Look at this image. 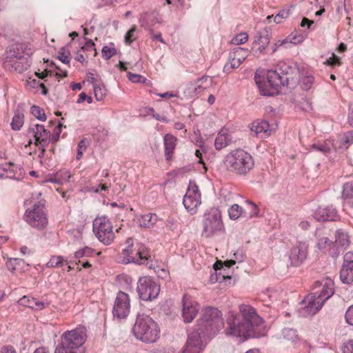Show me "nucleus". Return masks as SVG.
Listing matches in <instances>:
<instances>
[{
    "label": "nucleus",
    "mask_w": 353,
    "mask_h": 353,
    "mask_svg": "<svg viewBox=\"0 0 353 353\" xmlns=\"http://www.w3.org/2000/svg\"><path fill=\"white\" fill-rule=\"evenodd\" d=\"M345 317L346 322L353 326V305L348 307L345 312Z\"/></svg>",
    "instance_id": "obj_53"
},
{
    "label": "nucleus",
    "mask_w": 353,
    "mask_h": 353,
    "mask_svg": "<svg viewBox=\"0 0 353 353\" xmlns=\"http://www.w3.org/2000/svg\"><path fill=\"white\" fill-rule=\"evenodd\" d=\"M312 148L316 151L321 152L323 154L328 153L330 151V148L327 145H325L324 143H321L319 145L313 144Z\"/></svg>",
    "instance_id": "obj_54"
},
{
    "label": "nucleus",
    "mask_w": 353,
    "mask_h": 353,
    "mask_svg": "<svg viewBox=\"0 0 353 353\" xmlns=\"http://www.w3.org/2000/svg\"><path fill=\"white\" fill-rule=\"evenodd\" d=\"M94 97L97 101H102L105 96V89L97 84L93 85Z\"/></svg>",
    "instance_id": "obj_41"
},
{
    "label": "nucleus",
    "mask_w": 353,
    "mask_h": 353,
    "mask_svg": "<svg viewBox=\"0 0 353 353\" xmlns=\"http://www.w3.org/2000/svg\"><path fill=\"white\" fill-rule=\"evenodd\" d=\"M229 170L239 175H245L254 167V159L247 152L243 150L232 151L225 157Z\"/></svg>",
    "instance_id": "obj_7"
},
{
    "label": "nucleus",
    "mask_w": 353,
    "mask_h": 353,
    "mask_svg": "<svg viewBox=\"0 0 353 353\" xmlns=\"http://www.w3.org/2000/svg\"><path fill=\"white\" fill-rule=\"evenodd\" d=\"M202 236L211 238L223 230L224 226L221 212L217 208H211L204 214L202 220Z\"/></svg>",
    "instance_id": "obj_9"
},
{
    "label": "nucleus",
    "mask_w": 353,
    "mask_h": 353,
    "mask_svg": "<svg viewBox=\"0 0 353 353\" xmlns=\"http://www.w3.org/2000/svg\"><path fill=\"white\" fill-rule=\"evenodd\" d=\"M340 279L343 283L353 282V252H348L343 256V263L340 271Z\"/></svg>",
    "instance_id": "obj_19"
},
{
    "label": "nucleus",
    "mask_w": 353,
    "mask_h": 353,
    "mask_svg": "<svg viewBox=\"0 0 353 353\" xmlns=\"http://www.w3.org/2000/svg\"><path fill=\"white\" fill-rule=\"evenodd\" d=\"M157 220L158 217L156 214L148 213L141 215L137 219V223L141 228H149L153 226Z\"/></svg>",
    "instance_id": "obj_25"
},
{
    "label": "nucleus",
    "mask_w": 353,
    "mask_h": 353,
    "mask_svg": "<svg viewBox=\"0 0 353 353\" xmlns=\"http://www.w3.org/2000/svg\"><path fill=\"white\" fill-rule=\"evenodd\" d=\"M70 52L65 47L61 48L58 59L63 63L68 64L70 62Z\"/></svg>",
    "instance_id": "obj_40"
},
{
    "label": "nucleus",
    "mask_w": 353,
    "mask_h": 353,
    "mask_svg": "<svg viewBox=\"0 0 353 353\" xmlns=\"http://www.w3.org/2000/svg\"><path fill=\"white\" fill-rule=\"evenodd\" d=\"M343 353H353V340L345 343L342 347Z\"/></svg>",
    "instance_id": "obj_56"
},
{
    "label": "nucleus",
    "mask_w": 353,
    "mask_h": 353,
    "mask_svg": "<svg viewBox=\"0 0 353 353\" xmlns=\"http://www.w3.org/2000/svg\"><path fill=\"white\" fill-rule=\"evenodd\" d=\"M128 77L129 80L133 83H139L145 81V78L143 76L133 74L130 72H128Z\"/></svg>",
    "instance_id": "obj_51"
},
{
    "label": "nucleus",
    "mask_w": 353,
    "mask_h": 353,
    "mask_svg": "<svg viewBox=\"0 0 353 353\" xmlns=\"http://www.w3.org/2000/svg\"><path fill=\"white\" fill-rule=\"evenodd\" d=\"M226 278V276L225 275H221V272H216L215 274H212L211 276H210V281L212 283H215V282H221L223 281H224ZM227 278L228 279H230V276H227Z\"/></svg>",
    "instance_id": "obj_55"
},
{
    "label": "nucleus",
    "mask_w": 353,
    "mask_h": 353,
    "mask_svg": "<svg viewBox=\"0 0 353 353\" xmlns=\"http://www.w3.org/2000/svg\"><path fill=\"white\" fill-rule=\"evenodd\" d=\"M315 236L317 239L316 246L322 250L330 247L333 242L327 236V230L325 228H319L315 232Z\"/></svg>",
    "instance_id": "obj_23"
},
{
    "label": "nucleus",
    "mask_w": 353,
    "mask_h": 353,
    "mask_svg": "<svg viewBox=\"0 0 353 353\" xmlns=\"http://www.w3.org/2000/svg\"><path fill=\"white\" fill-rule=\"evenodd\" d=\"M103 57L108 60L117 54V50L114 48H110L107 46H104L101 50Z\"/></svg>",
    "instance_id": "obj_42"
},
{
    "label": "nucleus",
    "mask_w": 353,
    "mask_h": 353,
    "mask_svg": "<svg viewBox=\"0 0 353 353\" xmlns=\"http://www.w3.org/2000/svg\"><path fill=\"white\" fill-rule=\"evenodd\" d=\"M85 327H77L70 331L65 332L61 337V341L65 345L78 350L86 340Z\"/></svg>",
    "instance_id": "obj_12"
},
{
    "label": "nucleus",
    "mask_w": 353,
    "mask_h": 353,
    "mask_svg": "<svg viewBox=\"0 0 353 353\" xmlns=\"http://www.w3.org/2000/svg\"><path fill=\"white\" fill-rule=\"evenodd\" d=\"M232 260H235L236 263H240L243 261V254L241 250H237L233 254Z\"/></svg>",
    "instance_id": "obj_59"
},
{
    "label": "nucleus",
    "mask_w": 353,
    "mask_h": 353,
    "mask_svg": "<svg viewBox=\"0 0 353 353\" xmlns=\"http://www.w3.org/2000/svg\"><path fill=\"white\" fill-rule=\"evenodd\" d=\"M45 307V303L43 301H40L34 299V304L32 305V309L35 310H41Z\"/></svg>",
    "instance_id": "obj_60"
},
{
    "label": "nucleus",
    "mask_w": 353,
    "mask_h": 353,
    "mask_svg": "<svg viewBox=\"0 0 353 353\" xmlns=\"http://www.w3.org/2000/svg\"><path fill=\"white\" fill-rule=\"evenodd\" d=\"M88 146V141L85 139H82L79 141L78 145V151L77 154V159H80L82 157L83 151L85 150Z\"/></svg>",
    "instance_id": "obj_47"
},
{
    "label": "nucleus",
    "mask_w": 353,
    "mask_h": 353,
    "mask_svg": "<svg viewBox=\"0 0 353 353\" xmlns=\"http://www.w3.org/2000/svg\"><path fill=\"white\" fill-rule=\"evenodd\" d=\"M347 120L349 124L353 127V105L349 106Z\"/></svg>",
    "instance_id": "obj_63"
},
{
    "label": "nucleus",
    "mask_w": 353,
    "mask_h": 353,
    "mask_svg": "<svg viewBox=\"0 0 353 353\" xmlns=\"http://www.w3.org/2000/svg\"><path fill=\"white\" fill-rule=\"evenodd\" d=\"M93 232L104 245H110L114 239L112 225L106 216L96 218L93 221Z\"/></svg>",
    "instance_id": "obj_10"
},
{
    "label": "nucleus",
    "mask_w": 353,
    "mask_h": 353,
    "mask_svg": "<svg viewBox=\"0 0 353 353\" xmlns=\"http://www.w3.org/2000/svg\"><path fill=\"white\" fill-rule=\"evenodd\" d=\"M199 310V304L190 296L184 294L182 299V316L185 323H190L195 318Z\"/></svg>",
    "instance_id": "obj_16"
},
{
    "label": "nucleus",
    "mask_w": 353,
    "mask_h": 353,
    "mask_svg": "<svg viewBox=\"0 0 353 353\" xmlns=\"http://www.w3.org/2000/svg\"><path fill=\"white\" fill-rule=\"evenodd\" d=\"M233 57L243 63L249 55V51L247 48L236 47L230 52Z\"/></svg>",
    "instance_id": "obj_29"
},
{
    "label": "nucleus",
    "mask_w": 353,
    "mask_h": 353,
    "mask_svg": "<svg viewBox=\"0 0 353 353\" xmlns=\"http://www.w3.org/2000/svg\"><path fill=\"white\" fill-rule=\"evenodd\" d=\"M313 23H314V21L312 20H310L306 17H303L301 21V26L302 27H305V26H307V28H310V26Z\"/></svg>",
    "instance_id": "obj_64"
},
{
    "label": "nucleus",
    "mask_w": 353,
    "mask_h": 353,
    "mask_svg": "<svg viewBox=\"0 0 353 353\" xmlns=\"http://www.w3.org/2000/svg\"><path fill=\"white\" fill-rule=\"evenodd\" d=\"M83 51H93L94 56H96L97 52L95 48V44L92 39H88L85 44L81 48Z\"/></svg>",
    "instance_id": "obj_48"
},
{
    "label": "nucleus",
    "mask_w": 353,
    "mask_h": 353,
    "mask_svg": "<svg viewBox=\"0 0 353 353\" xmlns=\"http://www.w3.org/2000/svg\"><path fill=\"white\" fill-rule=\"evenodd\" d=\"M308 245L302 241H299L291 249L289 254L290 264L292 266H299L305 260L307 255Z\"/></svg>",
    "instance_id": "obj_17"
},
{
    "label": "nucleus",
    "mask_w": 353,
    "mask_h": 353,
    "mask_svg": "<svg viewBox=\"0 0 353 353\" xmlns=\"http://www.w3.org/2000/svg\"><path fill=\"white\" fill-rule=\"evenodd\" d=\"M243 209L238 204L232 205L228 210L230 219L236 220L242 214Z\"/></svg>",
    "instance_id": "obj_36"
},
{
    "label": "nucleus",
    "mask_w": 353,
    "mask_h": 353,
    "mask_svg": "<svg viewBox=\"0 0 353 353\" xmlns=\"http://www.w3.org/2000/svg\"><path fill=\"white\" fill-rule=\"evenodd\" d=\"M62 126L63 125L59 122V125L55 128L51 138V141L53 143H56L59 140L60 134L61 132Z\"/></svg>",
    "instance_id": "obj_52"
},
{
    "label": "nucleus",
    "mask_w": 353,
    "mask_h": 353,
    "mask_svg": "<svg viewBox=\"0 0 353 353\" xmlns=\"http://www.w3.org/2000/svg\"><path fill=\"white\" fill-rule=\"evenodd\" d=\"M284 339L292 342L295 341L298 339V334L296 330L292 328H284L282 331Z\"/></svg>",
    "instance_id": "obj_37"
},
{
    "label": "nucleus",
    "mask_w": 353,
    "mask_h": 353,
    "mask_svg": "<svg viewBox=\"0 0 353 353\" xmlns=\"http://www.w3.org/2000/svg\"><path fill=\"white\" fill-rule=\"evenodd\" d=\"M136 31V27L134 26L130 28L125 36V41L128 44H130L133 41L135 40V37H134V33Z\"/></svg>",
    "instance_id": "obj_49"
},
{
    "label": "nucleus",
    "mask_w": 353,
    "mask_h": 353,
    "mask_svg": "<svg viewBox=\"0 0 353 353\" xmlns=\"http://www.w3.org/2000/svg\"><path fill=\"white\" fill-rule=\"evenodd\" d=\"M290 9L282 10L279 11V12L274 17V21L276 23H280L282 22L283 19L288 18L290 16Z\"/></svg>",
    "instance_id": "obj_44"
},
{
    "label": "nucleus",
    "mask_w": 353,
    "mask_h": 353,
    "mask_svg": "<svg viewBox=\"0 0 353 353\" xmlns=\"http://www.w3.org/2000/svg\"><path fill=\"white\" fill-rule=\"evenodd\" d=\"M313 216L318 221H336L338 217L336 209L332 206L318 208Z\"/></svg>",
    "instance_id": "obj_21"
},
{
    "label": "nucleus",
    "mask_w": 353,
    "mask_h": 353,
    "mask_svg": "<svg viewBox=\"0 0 353 353\" xmlns=\"http://www.w3.org/2000/svg\"><path fill=\"white\" fill-rule=\"evenodd\" d=\"M70 262L64 259L61 256H52L50 261L46 263L47 268L61 267L64 263L68 264Z\"/></svg>",
    "instance_id": "obj_31"
},
{
    "label": "nucleus",
    "mask_w": 353,
    "mask_h": 353,
    "mask_svg": "<svg viewBox=\"0 0 353 353\" xmlns=\"http://www.w3.org/2000/svg\"><path fill=\"white\" fill-rule=\"evenodd\" d=\"M314 83V77L312 76H307L303 79V88L305 90H309Z\"/></svg>",
    "instance_id": "obj_50"
},
{
    "label": "nucleus",
    "mask_w": 353,
    "mask_h": 353,
    "mask_svg": "<svg viewBox=\"0 0 353 353\" xmlns=\"http://www.w3.org/2000/svg\"><path fill=\"white\" fill-rule=\"evenodd\" d=\"M208 80V77L203 76L201 78L196 79L194 83H191V86L194 90L196 94L199 93L201 90H205L206 86H203L204 83Z\"/></svg>",
    "instance_id": "obj_35"
},
{
    "label": "nucleus",
    "mask_w": 353,
    "mask_h": 353,
    "mask_svg": "<svg viewBox=\"0 0 353 353\" xmlns=\"http://www.w3.org/2000/svg\"><path fill=\"white\" fill-rule=\"evenodd\" d=\"M28 134L34 138L36 145L47 146L50 141V132L43 125L33 124L29 127Z\"/></svg>",
    "instance_id": "obj_18"
},
{
    "label": "nucleus",
    "mask_w": 353,
    "mask_h": 353,
    "mask_svg": "<svg viewBox=\"0 0 353 353\" xmlns=\"http://www.w3.org/2000/svg\"><path fill=\"white\" fill-rule=\"evenodd\" d=\"M130 310V300L128 294L119 291L116 296L112 314L114 317L121 319L128 316Z\"/></svg>",
    "instance_id": "obj_14"
},
{
    "label": "nucleus",
    "mask_w": 353,
    "mask_h": 353,
    "mask_svg": "<svg viewBox=\"0 0 353 353\" xmlns=\"http://www.w3.org/2000/svg\"><path fill=\"white\" fill-rule=\"evenodd\" d=\"M242 63L238 59L233 57L232 54L230 52L228 57V62L225 63L223 67V72L225 73L232 72L233 69L238 68Z\"/></svg>",
    "instance_id": "obj_30"
},
{
    "label": "nucleus",
    "mask_w": 353,
    "mask_h": 353,
    "mask_svg": "<svg viewBox=\"0 0 353 353\" xmlns=\"http://www.w3.org/2000/svg\"><path fill=\"white\" fill-rule=\"evenodd\" d=\"M231 139L230 137V135L225 133L224 131L222 130H221L219 134H217L215 141H214V146L215 148L217 150H220L227 145H229L230 143Z\"/></svg>",
    "instance_id": "obj_26"
},
{
    "label": "nucleus",
    "mask_w": 353,
    "mask_h": 353,
    "mask_svg": "<svg viewBox=\"0 0 353 353\" xmlns=\"http://www.w3.org/2000/svg\"><path fill=\"white\" fill-rule=\"evenodd\" d=\"M270 42V38L268 32H259L256 34L254 44L258 46V50L261 52Z\"/></svg>",
    "instance_id": "obj_27"
},
{
    "label": "nucleus",
    "mask_w": 353,
    "mask_h": 353,
    "mask_svg": "<svg viewBox=\"0 0 353 353\" xmlns=\"http://www.w3.org/2000/svg\"><path fill=\"white\" fill-rule=\"evenodd\" d=\"M250 130L261 138H265L270 136L272 132L269 123L264 120L254 121L251 125Z\"/></svg>",
    "instance_id": "obj_22"
},
{
    "label": "nucleus",
    "mask_w": 353,
    "mask_h": 353,
    "mask_svg": "<svg viewBox=\"0 0 353 353\" xmlns=\"http://www.w3.org/2000/svg\"><path fill=\"white\" fill-rule=\"evenodd\" d=\"M132 332L137 339L147 343L156 342L160 336V328L158 324L150 316L145 314L137 316Z\"/></svg>",
    "instance_id": "obj_4"
},
{
    "label": "nucleus",
    "mask_w": 353,
    "mask_h": 353,
    "mask_svg": "<svg viewBox=\"0 0 353 353\" xmlns=\"http://www.w3.org/2000/svg\"><path fill=\"white\" fill-rule=\"evenodd\" d=\"M205 336L207 334H204L197 327L188 334L186 345L181 353H199Z\"/></svg>",
    "instance_id": "obj_15"
},
{
    "label": "nucleus",
    "mask_w": 353,
    "mask_h": 353,
    "mask_svg": "<svg viewBox=\"0 0 353 353\" xmlns=\"http://www.w3.org/2000/svg\"><path fill=\"white\" fill-rule=\"evenodd\" d=\"M17 167L11 162L2 164L0 165V171L7 174V176L12 179L15 177V170Z\"/></svg>",
    "instance_id": "obj_33"
},
{
    "label": "nucleus",
    "mask_w": 353,
    "mask_h": 353,
    "mask_svg": "<svg viewBox=\"0 0 353 353\" xmlns=\"http://www.w3.org/2000/svg\"><path fill=\"white\" fill-rule=\"evenodd\" d=\"M125 251L129 252L127 256L130 261L139 264L144 263L150 256L148 248L141 243H137L133 250L128 248Z\"/></svg>",
    "instance_id": "obj_20"
},
{
    "label": "nucleus",
    "mask_w": 353,
    "mask_h": 353,
    "mask_svg": "<svg viewBox=\"0 0 353 353\" xmlns=\"http://www.w3.org/2000/svg\"><path fill=\"white\" fill-rule=\"evenodd\" d=\"M5 54L7 61L4 64L8 61H13L14 59L25 61L23 65L17 64L16 65V71L20 73L28 70L31 65L30 56L32 54V52L25 44L14 43L9 46L6 50Z\"/></svg>",
    "instance_id": "obj_8"
},
{
    "label": "nucleus",
    "mask_w": 353,
    "mask_h": 353,
    "mask_svg": "<svg viewBox=\"0 0 353 353\" xmlns=\"http://www.w3.org/2000/svg\"><path fill=\"white\" fill-rule=\"evenodd\" d=\"M34 299V298L24 296L18 301V303L21 305L28 307L32 309Z\"/></svg>",
    "instance_id": "obj_46"
},
{
    "label": "nucleus",
    "mask_w": 353,
    "mask_h": 353,
    "mask_svg": "<svg viewBox=\"0 0 353 353\" xmlns=\"http://www.w3.org/2000/svg\"><path fill=\"white\" fill-rule=\"evenodd\" d=\"M239 310L243 319L236 317L233 312H230L226 320L228 325L226 334L247 339L254 336V327L259 325L262 319L250 305L242 304Z\"/></svg>",
    "instance_id": "obj_2"
},
{
    "label": "nucleus",
    "mask_w": 353,
    "mask_h": 353,
    "mask_svg": "<svg viewBox=\"0 0 353 353\" xmlns=\"http://www.w3.org/2000/svg\"><path fill=\"white\" fill-rule=\"evenodd\" d=\"M342 194L345 199L353 198V182H347L343 185Z\"/></svg>",
    "instance_id": "obj_39"
},
{
    "label": "nucleus",
    "mask_w": 353,
    "mask_h": 353,
    "mask_svg": "<svg viewBox=\"0 0 353 353\" xmlns=\"http://www.w3.org/2000/svg\"><path fill=\"white\" fill-rule=\"evenodd\" d=\"M57 176H59L60 181H69L71 174L68 170L60 171L57 173Z\"/></svg>",
    "instance_id": "obj_57"
},
{
    "label": "nucleus",
    "mask_w": 353,
    "mask_h": 353,
    "mask_svg": "<svg viewBox=\"0 0 353 353\" xmlns=\"http://www.w3.org/2000/svg\"><path fill=\"white\" fill-rule=\"evenodd\" d=\"M31 113L40 121H45L46 120L44 110L37 105H32L31 107Z\"/></svg>",
    "instance_id": "obj_38"
},
{
    "label": "nucleus",
    "mask_w": 353,
    "mask_h": 353,
    "mask_svg": "<svg viewBox=\"0 0 353 353\" xmlns=\"http://www.w3.org/2000/svg\"><path fill=\"white\" fill-rule=\"evenodd\" d=\"M299 74L296 65L280 61L276 70H270L267 72V81L264 83L258 80L255 77L256 84L261 94L263 96H274L277 94L281 86L288 85L289 81L293 80L294 75Z\"/></svg>",
    "instance_id": "obj_1"
},
{
    "label": "nucleus",
    "mask_w": 353,
    "mask_h": 353,
    "mask_svg": "<svg viewBox=\"0 0 353 353\" xmlns=\"http://www.w3.org/2000/svg\"><path fill=\"white\" fill-rule=\"evenodd\" d=\"M249 208H250V213L249 214V216L250 217H253L254 216H256L259 213V209L257 208V206L252 203H249Z\"/></svg>",
    "instance_id": "obj_61"
},
{
    "label": "nucleus",
    "mask_w": 353,
    "mask_h": 353,
    "mask_svg": "<svg viewBox=\"0 0 353 353\" xmlns=\"http://www.w3.org/2000/svg\"><path fill=\"white\" fill-rule=\"evenodd\" d=\"M223 325L221 312L214 307L203 309L201 317L197 321V327L204 334H207L208 337L215 336Z\"/></svg>",
    "instance_id": "obj_5"
},
{
    "label": "nucleus",
    "mask_w": 353,
    "mask_h": 353,
    "mask_svg": "<svg viewBox=\"0 0 353 353\" xmlns=\"http://www.w3.org/2000/svg\"><path fill=\"white\" fill-rule=\"evenodd\" d=\"M288 39H290V42L293 43L294 44L299 43L302 42L303 37L302 35L296 36V34L294 35L292 33L288 37Z\"/></svg>",
    "instance_id": "obj_58"
},
{
    "label": "nucleus",
    "mask_w": 353,
    "mask_h": 353,
    "mask_svg": "<svg viewBox=\"0 0 353 353\" xmlns=\"http://www.w3.org/2000/svg\"><path fill=\"white\" fill-rule=\"evenodd\" d=\"M176 138L170 134H166L163 138L165 156L167 161L171 160L176 146Z\"/></svg>",
    "instance_id": "obj_24"
},
{
    "label": "nucleus",
    "mask_w": 353,
    "mask_h": 353,
    "mask_svg": "<svg viewBox=\"0 0 353 353\" xmlns=\"http://www.w3.org/2000/svg\"><path fill=\"white\" fill-rule=\"evenodd\" d=\"M313 292L308 294L301 303L302 314L313 316L322 307L324 303L334 293V282L330 278L314 283Z\"/></svg>",
    "instance_id": "obj_3"
},
{
    "label": "nucleus",
    "mask_w": 353,
    "mask_h": 353,
    "mask_svg": "<svg viewBox=\"0 0 353 353\" xmlns=\"http://www.w3.org/2000/svg\"><path fill=\"white\" fill-rule=\"evenodd\" d=\"M139 296L143 301H152L157 297L160 292V285L151 276H142L137 283Z\"/></svg>",
    "instance_id": "obj_11"
},
{
    "label": "nucleus",
    "mask_w": 353,
    "mask_h": 353,
    "mask_svg": "<svg viewBox=\"0 0 353 353\" xmlns=\"http://www.w3.org/2000/svg\"><path fill=\"white\" fill-rule=\"evenodd\" d=\"M31 207L26 209L24 221L32 228L43 230L48 224V214L45 208V200L30 201Z\"/></svg>",
    "instance_id": "obj_6"
},
{
    "label": "nucleus",
    "mask_w": 353,
    "mask_h": 353,
    "mask_svg": "<svg viewBox=\"0 0 353 353\" xmlns=\"http://www.w3.org/2000/svg\"><path fill=\"white\" fill-rule=\"evenodd\" d=\"M335 243L338 246L346 248L350 244V239L347 233L341 229L337 230L335 234Z\"/></svg>",
    "instance_id": "obj_28"
},
{
    "label": "nucleus",
    "mask_w": 353,
    "mask_h": 353,
    "mask_svg": "<svg viewBox=\"0 0 353 353\" xmlns=\"http://www.w3.org/2000/svg\"><path fill=\"white\" fill-rule=\"evenodd\" d=\"M24 123V116L20 112H16L11 122L12 129L14 130H19Z\"/></svg>",
    "instance_id": "obj_32"
},
{
    "label": "nucleus",
    "mask_w": 353,
    "mask_h": 353,
    "mask_svg": "<svg viewBox=\"0 0 353 353\" xmlns=\"http://www.w3.org/2000/svg\"><path fill=\"white\" fill-rule=\"evenodd\" d=\"M95 250L91 248L85 246V248L77 251L74 253V258L79 259L83 257H89L92 256Z\"/></svg>",
    "instance_id": "obj_34"
},
{
    "label": "nucleus",
    "mask_w": 353,
    "mask_h": 353,
    "mask_svg": "<svg viewBox=\"0 0 353 353\" xmlns=\"http://www.w3.org/2000/svg\"><path fill=\"white\" fill-rule=\"evenodd\" d=\"M183 205L185 209L191 214H195L197 208L200 205L201 194L198 186L194 183H190L186 194L183 197Z\"/></svg>",
    "instance_id": "obj_13"
},
{
    "label": "nucleus",
    "mask_w": 353,
    "mask_h": 353,
    "mask_svg": "<svg viewBox=\"0 0 353 353\" xmlns=\"http://www.w3.org/2000/svg\"><path fill=\"white\" fill-rule=\"evenodd\" d=\"M0 353H16V351L11 345H4L1 348Z\"/></svg>",
    "instance_id": "obj_62"
},
{
    "label": "nucleus",
    "mask_w": 353,
    "mask_h": 353,
    "mask_svg": "<svg viewBox=\"0 0 353 353\" xmlns=\"http://www.w3.org/2000/svg\"><path fill=\"white\" fill-rule=\"evenodd\" d=\"M248 39V35L245 32H241L237 34L232 40V43L234 45H241L245 43Z\"/></svg>",
    "instance_id": "obj_43"
},
{
    "label": "nucleus",
    "mask_w": 353,
    "mask_h": 353,
    "mask_svg": "<svg viewBox=\"0 0 353 353\" xmlns=\"http://www.w3.org/2000/svg\"><path fill=\"white\" fill-rule=\"evenodd\" d=\"M353 143V130L348 132L345 134V137L341 140V145L346 148L350 144Z\"/></svg>",
    "instance_id": "obj_45"
}]
</instances>
